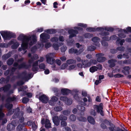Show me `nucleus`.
<instances>
[{
	"mask_svg": "<svg viewBox=\"0 0 131 131\" xmlns=\"http://www.w3.org/2000/svg\"><path fill=\"white\" fill-rule=\"evenodd\" d=\"M93 108L98 113L100 114L102 116H104V112L103 111V105L102 103H101L99 105H94Z\"/></svg>",
	"mask_w": 131,
	"mask_h": 131,
	"instance_id": "1",
	"label": "nucleus"
},
{
	"mask_svg": "<svg viewBox=\"0 0 131 131\" xmlns=\"http://www.w3.org/2000/svg\"><path fill=\"white\" fill-rule=\"evenodd\" d=\"M14 67H17V68L19 69H20L22 68L27 69L29 68V66H30V65H28L26 64L25 62H23L20 64H19L18 62H15L13 64Z\"/></svg>",
	"mask_w": 131,
	"mask_h": 131,
	"instance_id": "2",
	"label": "nucleus"
},
{
	"mask_svg": "<svg viewBox=\"0 0 131 131\" xmlns=\"http://www.w3.org/2000/svg\"><path fill=\"white\" fill-rule=\"evenodd\" d=\"M41 124L43 125H45V127L47 128H49L51 127V125L50 123V120L47 119L42 118L41 121Z\"/></svg>",
	"mask_w": 131,
	"mask_h": 131,
	"instance_id": "3",
	"label": "nucleus"
},
{
	"mask_svg": "<svg viewBox=\"0 0 131 131\" xmlns=\"http://www.w3.org/2000/svg\"><path fill=\"white\" fill-rule=\"evenodd\" d=\"M40 37L42 42L45 43L48 41L47 39H50V36L49 35L43 33L40 34Z\"/></svg>",
	"mask_w": 131,
	"mask_h": 131,
	"instance_id": "4",
	"label": "nucleus"
},
{
	"mask_svg": "<svg viewBox=\"0 0 131 131\" xmlns=\"http://www.w3.org/2000/svg\"><path fill=\"white\" fill-rule=\"evenodd\" d=\"M104 55V54L102 53L96 54V56L97 57V61L99 62H103L105 61L106 59L105 57H103Z\"/></svg>",
	"mask_w": 131,
	"mask_h": 131,
	"instance_id": "5",
	"label": "nucleus"
},
{
	"mask_svg": "<svg viewBox=\"0 0 131 131\" xmlns=\"http://www.w3.org/2000/svg\"><path fill=\"white\" fill-rule=\"evenodd\" d=\"M30 38V37H29V36L24 35L23 34H21L19 35L17 39L18 40L22 41V42H25L29 41Z\"/></svg>",
	"mask_w": 131,
	"mask_h": 131,
	"instance_id": "6",
	"label": "nucleus"
},
{
	"mask_svg": "<svg viewBox=\"0 0 131 131\" xmlns=\"http://www.w3.org/2000/svg\"><path fill=\"white\" fill-rule=\"evenodd\" d=\"M68 32L69 34L70 35L69 36V38L70 39L72 38L73 37H76V35L78 33V30L73 29L69 30Z\"/></svg>",
	"mask_w": 131,
	"mask_h": 131,
	"instance_id": "7",
	"label": "nucleus"
},
{
	"mask_svg": "<svg viewBox=\"0 0 131 131\" xmlns=\"http://www.w3.org/2000/svg\"><path fill=\"white\" fill-rule=\"evenodd\" d=\"M29 37H30V40L31 41L29 42V44L30 46H32L34 44H35L37 42V37L36 36L33 35L31 36H29Z\"/></svg>",
	"mask_w": 131,
	"mask_h": 131,
	"instance_id": "8",
	"label": "nucleus"
},
{
	"mask_svg": "<svg viewBox=\"0 0 131 131\" xmlns=\"http://www.w3.org/2000/svg\"><path fill=\"white\" fill-rule=\"evenodd\" d=\"M39 99L43 103H47L49 100L48 97L44 94H42L39 96Z\"/></svg>",
	"mask_w": 131,
	"mask_h": 131,
	"instance_id": "9",
	"label": "nucleus"
},
{
	"mask_svg": "<svg viewBox=\"0 0 131 131\" xmlns=\"http://www.w3.org/2000/svg\"><path fill=\"white\" fill-rule=\"evenodd\" d=\"M25 125V123H23L22 124H20L17 127L16 129L17 131H23L24 130V131H27V129L26 128H24Z\"/></svg>",
	"mask_w": 131,
	"mask_h": 131,
	"instance_id": "10",
	"label": "nucleus"
},
{
	"mask_svg": "<svg viewBox=\"0 0 131 131\" xmlns=\"http://www.w3.org/2000/svg\"><path fill=\"white\" fill-rule=\"evenodd\" d=\"M92 40L94 42V45L96 46L100 47V44L99 43L100 40L99 38L97 37H94L92 38Z\"/></svg>",
	"mask_w": 131,
	"mask_h": 131,
	"instance_id": "11",
	"label": "nucleus"
},
{
	"mask_svg": "<svg viewBox=\"0 0 131 131\" xmlns=\"http://www.w3.org/2000/svg\"><path fill=\"white\" fill-rule=\"evenodd\" d=\"M50 55L46 56V60L47 63L52 64L55 62V59L53 58L50 57Z\"/></svg>",
	"mask_w": 131,
	"mask_h": 131,
	"instance_id": "12",
	"label": "nucleus"
},
{
	"mask_svg": "<svg viewBox=\"0 0 131 131\" xmlns=\"http://www.w3.org/2000/svg\"><path fill=\"white\" fill-rule=\"evenodd\" d=\"M10 87L11 85L9 84L5 85L4 86L0 88V92L3 91L4 92H6L9 91Z\"/></svg>",
	"mask_w": 131,
	"mask_h": 131,
	"instance_id": "13",
	"label": "nucleus"
},
{
	"mask_svg": "<svg viewBox=\"0 0 131 131\" xmlns=\"http://www.w3.org/2000/svg\"><path fill=\"white\" fill-rule=\"evenodd\" d=\"M38 61H36L34 62L32 64V67L31 69L32 71L33 72L37 71L38 69Z\"/></svg>",
	"mask_w": 131,
	"mask_h": 131,
	"instance_id": "14",
	"label": "nucleus"
},
{
	"mask_svg": "<svg viewBox=\"0 0 131 131\" xmlns=\"http://www.w3.org/2000/svg\"><path fill=\"white\" fill-rule=\"evenodd\" d=\"M27 74V73L26 72H23L21 73V74L24 76L22 78L26 80H28L30 79L33 77V76H31V74H29L27 76H26Z\"/></svg>",
	"mask_w": 131,
	"mask_h": 131,
	"instance_id": "15",
	"label": "nucleus"
},
{
	"mask_svg": "<svg viewBox=\"0 0 131 131\" xmlns=\"http://www.w3.org/2000/svg\"><path fill=\"white\" fill-rule=\"evenodd\" d=\"M116 62H117V60L114 59H112L108 60V62L110 64L109 67L112 68L114 67L116 65L115 63Z\"/></svg>",
	"mask_w": 131,
	"mask_h": 131,
	"instance_id": "16",
	"label": "nucleus"
},
{
	"mask_svg": "<svg viewBox=\"0 0 131 131\" xmlns=\"http://www.w3.org/2000/svg\"><path fill=\"white\" fill-rule=\"evenodd\" d=\"M52 120L54 125L58 126L59 125L60 120L59 116H54L52 118Z\"/></svg>",
	"mask_w": 131,
	"mask_h": 131,
	"instance_id": "17",
	"label": "nucleus"
},
{
	"mask_svg": "<svg viewBox=\"0 0 131 131\" xmlns=\"http://www.w3.org/2000/svg\"><path fill=\"white\" fill-rule=\"evenodd\" d=\"M0 33L4 40H7L8 32L7 31H0Z\"/></svg>",
	"mask_w": 131,
	"mask_h": 131,
	"instance_id": "18",
	"label": "nucleus"
},
{
	"mask_svg": "<svg viewBox=\"0 0 131 131\" xmlns=\"http://www.w3.org/2000/svg\"><path fill=\"white\" fill-rule=\"evenodd\" d=\"M123 70L122 72L125 75H128L129 74L130 67L128 66L124 67L123 68Z\"/></svg>",
	"mask_w": 131,
	"mask_h": 131,
	"instance_id": "19",
	"label": "nucleus"
},
{
	"mask_svg": "<svg viewBox=\"0 0 131 131\" xmlns=\"http://www.w3.org/2000/svg\"><path fill=\"white\" fill-rule=\"evenodd\" d=\"M29 41H27L22 42V43L21 45V47L22 48L23 50L25 51L27 48Z\"/></svg>",
	"mask_w": 131,
	"mask_h": 131,
	"instance_id": "20",
	"label": "nucleus"
},
{
	"mask_svg": "<svg viewBox=\"0 0 131 131\" xmlns=\"http://www.w3.org/2000/svg\"><path fill=\"white\" fill-rule=\"evenodd\" d=\"M82 65L83 66V67L84 68L89 67L91 66V63L90 61L88 62L87 60H82Z\"/></svg>",
	"mask_w": 131,
	"mask_h": 131,
	"instance_id": "21",
	"label": "nucleus"
},
{
	"mask_svg": "<svg viewBox=\"0 0 131 131\" xmlns=\"http://www.w3.org/2000/svg\"><path fill=\"white\" fill-rule=\"evenodd\" d=\"M12 122L11 123L9 124L7 126V128L9 131H11L14 130L15 128V125L12 124Z\"/></svg>",
	"mask_w": 131,
	"mask_h": 131,
	"instance_id": "22",
	"label": "nucleus"
},
{
	"mask_svg": "<svg viewBox=\"0 0 131 131\" xmlns=\"http://www.w3.org/2000/svg\"><path fill=\"white\" fill-rule=\"evenodd\" d=\"M61 92L63 95H66L70 93L71 91L68 89H62L61 90Z\"/></svg>",
	"mask_w": 131,
	"mask_h": 131,
	"instance_id": "23",
	"label": "nucleus"
},
{
	"mask_svg": "<svg viewBox=\"0 0 131 131\" xmlns=\"http://www.w3.org/2000/svg\"><path fill=\"white\" fill-rule=\"evenodd\" d=\"M58 100V97H56V96H53V97L51 98V100L49 101V104L50 105H52L53 104V103L56 102Z\"/></svg>",
	"mask_w": 131,
	"mask_h": 131,
	"instance_id": "24",
	"label": "nucleus"
},
{
	"mask_svg": "<svg viewBox=\"0 0 131 131\" xmlns=\"http://www.w3.org/2000/svg\"><path fill=\"white\" fill-rule=\"evenodd\" d=\"M16 37V35L15 33L9 31L7 40H9L12 38H15Z\"/></svg>",
	"mask_w": 131,
	"mask_h": 131,
	"instance_id": "25",
	"label": "nucleus"
},
{
	"mask_svg": "<svg viewBox=\"0 0 131 131\" xmlns=\"http://www.w3.org/2000/svg\"><path fill=\"white\" fill-rule=\"evenodd\" d=\"M87 119L88 121L90 123L93 125H94L95 124V120L94 119L92 116H88Z\"/></svg>",
	"mask_w": 131,
	"mask_h": 131,
	"instance_id": "26",
	"label": "nucleus"
},
{
	"mask_svg": "<svg viewBox=\"0 0 131 131\" xmlns=\"http://www.w3.org/2000/svg\"><path fill=\"white\" fill-rule=\"evenodd\" d=\"M46 32L48 34H52L56 33L57 31L56 29H47Z\"/></svg>",
	"mask_w": 131,
	"mask_h": 131,
	"instance_id": "27",
	"label": "nucleus"
},
{
	"mask_svg": "<svg viewBox=\"0 0 131 131\" xmlns=\"http://www.w3.org/2000/svg\"><path fill=\"white\" fill-rule=\"evenodd\" d=\"M69 52L70 53L77 54L78 53V50L77 49H75L73 47L69 50Z\"/></svg>",
	"mask_w": 131,
	"mask_h": 131,
	"instance_id": "28",
	"label": "nucleus"
},
{
	"mask_svg": "<svg viewBox=\"0 0 131 131\" xmlns=\"http://www.w3.org/2000/svg\"><path fill=\"white\" fill-rule=\"evenodd\" d=\"M3 106V105H1V108H0V120H2L3 118L4 117L5 114L2 111V108Z\"/></svg>",
	"mask_w": 131,
	"mask_h": 131,
	"instance_id": "29",
	"label": "nucleus"
},
{
	"mask_svg": "<svg viewBox=\"0 0 131 131\" xmlns=\"http://www.w3.org/2000/svg\"><path fill=\"white\" fill-rule=\"evenodd\" d=\"M98 69V67L95 66H93L90 68L89 70L90 72L93 73L97 71Z\"/></svg>",
	"mask_w": 131,
	"mask_h": 131,
	"instance_id": "30",
	"label": "nucleus"
},
{
	"mask_svg": "<svg viewBox=\"0 0 131 131\" xmlns=\"http://www.w3.org/2000/svg\"><path fill=\"white\" fill-rule=\"evenodd\" d=\"M14 61V59L12 58H11L8 59L6 62V63L8 66H10L13 64Z\"/></svg>",
	"mask_w": 131,
	"mask_h": 131,
	"instance_id": "31",
	"label": "nucleus"
},
{
	"mask_svg": "<svg viewBox=\"0 0 131 131\" xmlns=\"http://www.w3.org/2000/svg\"><path fill=\"white\" fill-rule=\"evenodd\" d=\"M13 105L12 104L9 103H6L5 104V107L7 109H11L13 107Z\"/></svg>",
	"mask_w": 131,
	"mask_h": 131,
	"instance_id": "32",
	"label": "nucleus"
},
{
	"mask_svg": "<svg viewBox=\"0 0 131 131\" xmlns=\"http://www.w3.org/2000/svg\"><path fill=\"white\" fill-rule=\"evenodd\" d=\"M73 97L74 99H75V100L77 101L80 102H81L85 104V103H84L82 101L81 102V101L80 98L78 96V94H74L73 96Z\"/></svg>",
	"mask_w": 131,
	"mask_h": 131,
	"instance_id": "33",
	"label": "nucleus"
},
{
	"mask_svg": "<svg viewBox=\"0 0 131 131\" xmlns=\"http://www.w3.org/2000/svg\"><path fill=\"white\" fill-rule=\"evenodd\" d=\"M21 117H20V116L19 117V118H19V119L18 122L19 123H24L23 122L24 121V118L23 117V115L24 114L23 113H21Z\"/></svg>",
	"mask_w": 131,
	"mask_h": 131,
	"instance_id": "34",
	"label": "nucleus"
},
{
	"mask_svg": "<svg viewBox=\"0 0 131 131\" xmlns=\"http://www.w3.org/2000/svg\"><path fill=\"white\" fill-rule=\"evenodd\" d=\"M11 56V54L9 52L6 54H4L3 55L2 57V58L3 60H6L10 57Z\"/></svg>",
	"mask_w": 131,
	"mask_h": 131,
	"instance_id": "35",
	"label": "nucleus"
},
{
	"mask_svg": "<svg viewBox=\"0 0 131 131\" xmlns=\"http://www.w3.org/2000/svg\"><path fill=\"white\" fill-rule=\"evenodd\" d=\"M76 62L75 60L72 59H68L66 61V62L69 64H75Z\"/></svg>",
	"mask_w": 131,
	"mask_h": 131,
	"instance_id": "36",
	"label": "nucleus"
},
{
	"mask_svg": "<svg viewBox=\"0 0 131 131\" xmlns=\"http://www.w3.org/2000/svg\"><path fill=\"white\" fill-rule=\"evenodd\" d=\"M60 120L62 121H65L67 120V117L64 116L63 115H60L59 117Z\"/></svg>",
	"mask_w": 131,
	"mask_h": 131,
	"instance_id": "37",
	"label": "nucleus"
},
{
	"mask_svg": "<svg viewBox=\"0 0 131 131\" xmlns=\"http://www.w3.org/2000/svg\"><path fill=\"white\" fill-rule=\"evenodd\" d=\"M77 108L79 111L81 112H84L85 110V107L82 106L80 105H78L77 106Z\"/></svg>",
	"mask_w": 131,
	"mask_h": 131,
	"instance_id": "38",
	"label": "nucleus"
},
{
	"mask_svg": "<svg viewBox=\"0 0 131 131\" xmlns=\"http://www.w3.org/2000/svg\"><path fill=\"white\" fill-rule=\"evenodd\" d=\"M17 69V68H16L15 67H12L10 71V73L9 74L10 75V76L13 75L14 74L15 72Z\"/></svg>",
	"mask_w": 131,
	"mask_h": 131,
	"instance_id": "39",
	"label": "nucleus"
},
{
	"mask_svg": "<svg viewBox=\"0 0 131 131\" xmlns=\"http://www.w3.org/2000/svg\"><path fill=\"white\" fill-rule=\"evenodd\" d=\"M122 62H123V63L126 64H131V60H126L123 61H120Z\"/></svg>",
	"mask_w": 131,
	"mask_h": 131,
	"instance_id": "40",
	"label": "nucleus"
},
{
	"mask_svg": "<svg viewBox=\"0 0 131 131\" xmlns=\"http://www.w3.org/2000/svg\"><path fill=\"white\" fill-rule=\"evenodd\" d=\"M96 48L95 47L93 46H89L87 49V50L89 51H93Z\"/></svg>",
	"mask_w": 131,
	"mask_h": 131,
	"instance_id": "41",
	"label": "nucleus"
},
{
	"mask_svg": "<svg viewBox=\"0 0 131 131\" xmlns=\"http://www.w3.org/2000/svg\"><path fill=\"white\" fill-rule=\"evenodd\" d=\"M104 30L109 32H113L114 30V29L112 27H105Z\"/></svg>",
	"mask_w": 131,
	"mask_h": 131,
	"instance_id": "42",
	"label": "nucleus"
},
{
	"mask_svg": "<svg viewBox=\"0 0 131 131\" xmlns=\"http://www.w3.org/2000/svg\"><path fill=\"white\" fill-rule=\"evenodd\" d=\"M86 30L90 32L95 31V28L91 27H89L87 28L86 29Z\"/></svg>",
	"mask_w": 131,
	"mask_h": 131,
	"instance_id": "43",
	"label": "nucleus"
},
{
	"mask_svg": "<svg viewBox=\"0 0 131 131\" xmlns=\"http://www.w3.org/2000/svg\"><path fill=\"white\" fill-rule=\"evenodd\" d=\"M19 114V113L15 112L12 116L13 118L15 119L17 118H19V117H20Z\"/></svg>",
	"mask_w": 131,
	"mask_h": 131,
	"instance_id": "44",
	"label": "nucleus"
},
{
	"mask_svg": "<svg viewBox=\"0 0 131 131\" xmlns=\"http://www.w3.org/2000/svg\"><path fill=\"white\" fill-rule=\"evenodd\" d=\"M84 37L86 38H90L92 37L93 35V34H91L90 33H86L84 35Z\"/></svg>",
	"mask_w": 131,
	"mask_h": 131,
	"instance_id": "45",
	"label": "nucleus"
},
{
	"mask_svg": "<svg viewBox=\"0 0 131 131\" xmlns=\"http://www.w3.org/2000/svg\"><path fill=\"white\" fill-rule=\"evenodd\" d=\"M59 40V38L56 37H54L51 39V41L52 42H57Z\"/></svg>",
	"mask_w": 131,
	"mask_h": 131,
	"instance_id": "46",
	"label": "nucleus"
},
{
	"mask_svg": "<svg viewBox=\"0 0 131 131\" xmlns=\"http://www.w3.org/2000/svg\"><path fill=\"white\" fill-rule=\"evenodd\" d=\"M39 68L40 69H43V70H45V65L43 63H41L39 65Z\"/></svg>",
	"mask_w": 131,
	"mask_h": 131,
	"instance_id": "47",
	"label": "nucleus"
},
{
	"mask_svg": "<svg viewBox=\"0 0 131 131\" xmlns=\"http://www.w3.org/2000/svg\"><path fill=\"white\" fill-rule=\"evenodd\" d=\"M54 110L56 112L60 111L62 110V108L61 106H56L54 108Z\"/></svg>",
	"mask_w": 131,
	"mask_h": 131,
	"instance_id": "48",
	"label": "nucleus"
},
{
	"mask_svg": "<svg viewBox=\"0 0 131 131\" xmlns=\"http://www.w3.org/2000/svg\"><path fill=\"white\" fill-rule=\"evenodd\" d=\"M78 120L80 121L85 122L86 121V118L83 116H80L78 117Z\"/></svg>",
	"mask_w": 131,
	"mask_h": 131,
	"instance_id": "49",
	"label": "nucleus"
},
{
	"mask_svg": "<svg viewBox=\"0 0 131 131\" xmlns=\"http://www.w3.org/2000/svg\"><path fill=\"white\" fill-rule=\"evenodd\" d=\"M52 46L55 50H58L59 46L58 44L55 43H53Z\"/></svg>",
	"mask_w": 131,
	"mask_h": 131,
	"instance_id": "50",
	"label": "nucleus"
},
{
	"mask_svg": "<svg viewBox=\"0 0 131 131\" xmlns=\"http://www.w3.org/2000/svg\"><path fill=\"white\" fill-rule=\"evenodd\" d=\"M69 118L71 121H74L76 120V117L74 115L72 114L70 116Z\"/></svg>",
	"mask_w": 131,
	"mask_h": 131,
	"instance_id": "51",
	"label": "nucleus"
},
{
	"mask_svg": "<svg viewBox=\"0 0 131 131\" xmlns=\"http://www.w3.org/2000/svg\"><path fill=\"white\" fill-rule=\"evenodd\" d=\"M109 33L106 31L101 32L100 34V35L102 36H106L109 35Z\"/></svg>",
	"mask_w": 131,
	"mask_h": 131,
	"instance_id": "52",
	"label": "nucleus"
},
{
	"mask_svg": "<svg viewBox=\"0 0 131 131\" xmlns=\"http://www.w3.org/2000/svg\"><path fill=\"white\" fill-rule=\"evenodd\" d=\"M66 104L68 105H69L72 103V101L71 99H69L68 98L66 100Z\"/></svg>",
	"mask_w": 131,
	"mask_h": 131,
	"instance_id": "53",
	"label": "nucleus"
},
{
	"mask_svg": "<svg viewBox=\"0 0 131 131\" xmlns=\"http://www.w3.org/2000/svg\"><path fill=\"white\" fill-rule=\"evenodd\" d=\"M125 48L123 46H119L116 48V49L117 50L123 51L124 50Z\"/></svg>",
	"mask_w": 131,
	"mask_h": 131,
	"instance_id": "54",
	"label": "nucleus"
},
{
	"mask_svg": "<svg viewBox=\"0 0 131 131\" xmlns=\"http://www.w3.org/2000/svg\"><path fill=\"white\" fill-rule=\"evenodd\" d=\"M43 28L42 27H41L40 28H36L35 31H36V32H42L43 31Z\"/></svg>",
	"mask_w": 131,
	"mask_h": 131,
	"instance_id": "55",
	"label": "nucleus"
},
{
	"mask_svg": "<svg viewBox=\"0 0 131 131\" xmlns=\"http://www.w3.org/2000/svg\"><path fill=\"white\" fill-rule=\"evenodd\" d=\"M78 25L79 26L84 28H86L87 26V25L86 24L83 23H78Z\"/></svg>",
	"mask_w": 131,
	"mask_h": 131,
	"instance_id": "56",
	"label": "nucleus"
},
{
	"mask_svg": "<svg viewBox=\"0 0 131 131\" xmlns=\"http://www.w3.org/2000/svg\"><path fill=\"white\" fill-rule=\"evenodd\" d=\"M95 31L100 32L104 30V28L102 27H98L95 28Z\"/></svg>",
	"mask_w": 131,
	"mask_h": 131,
	"instance_id": "57",
	"label": "nucleus"
},
{
	"mask_svg": "<svg viewBox=\"0 0 131 131\" xmlns=\"http://www.w3.org/2000/svg\"><path fill=\"white\" fill-rule=\"evenodd\" d=\"M19 45L17 43H15L11 47L13 49H16L17 48Z\"/></svg>",
	"mask_w": 131,
	"mask_h": 131,
	"instance_id": "58",
	"label": "nucleus"
},
{
	"mask_svg": "<svg viewBox=\"0 0 131 131\" xmlns=\"http://www.w3.org/2000/svg\"><path fill=\"white\" fill-rule=\"evenodd\" d=\"M25 123V125L30 126L32 125L34 123V122H33L32 121L30 120L28 121L26 123Z\"/></svg>",
	"mask_w": 131,
	"mask_h": 131,
	"instance_id": "59",
	"label": "nucleus"
},
{
	"mask_svg": "<svg viewBox=\"0 0 131 131\" xmlns=\"http://www.w3.org/2000/svg\"><path fill=\"white\" fill-rule=\"evenodd\" d=\"M70 112L67 110H64L63 111V114L64 115L68 116L70 114Z\"/></svg>",
	"mask_w": 131,
	"mask_h": 131,
	"instance_id": "60",
	"label": "nucleus"
},
{
	"mask_svg": "<svg viewBox=\"0 0 131 131\" xmlns=\"http://www.w3.org/2000/svg\"><path fill=\"white\" fill-rule=\"evenodd\" d=\"M61 125L62 127H66L67 125V123L65 121H61Z\"/></svg>",
	"mask_w": 131,
	"mask_h": 131,
	"instance_id": "61",
	"label": "nucleus"
},
{
	"mask_svg": "<svg viewBox=\"0 0 131 131\" xmlns=\"http://www.w3.org/2000/svg\"><path fill=\"white\" fill-rule=\"evenodd\" d=\"M67 49V47L66 46H63L61 48V51L62 52H64Z\"/></svg>",
	"mask_w": 131,
	"mask_h": 131,
	"instance_id": "62",
	"label": "nucleus"
},
{
	"mask_svg": "<svg viewBox=\"0 0 131 131\" xmlns=\"http://www.w3.org/2000/svg\"><path fill=\"white\" fill-rule=\"evenodd\" d=\"M52 45L51 44L50 42H47L46 43L45 45V47L47 49L49 47L51 46Z\"/></svg>",
	"mask_w": 131,
	"mask_h": 131,
	"instance_id": "63",
	"label": "nucleus"
},
{
	"mask_svg": "<svg viewBox=\"0 0 131 131\" xmlns=\"http://www.w3.org/2000/svg\"><path fill=\"white\" fill-rule=\"evenodd\" d=\"M28 101L29 99L28 98L24 97L23 99L22 102L23 103L26 104L28 102Z\"/></svg>",
	"mask_w": 131,
	"mask_h": 131,
	"instance_id": "64",
	"label": "nucleus"
}]
</instances>
